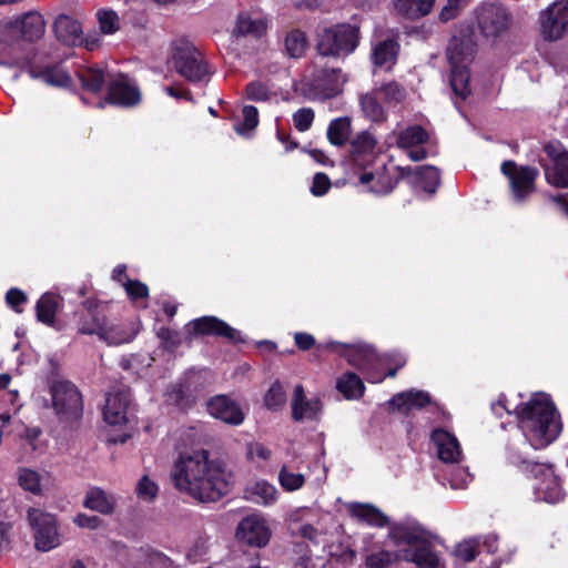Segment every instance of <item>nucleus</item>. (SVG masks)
Masks as SVG:
<instances>
[{"mask_svg":"<svg viewBox=\"0 0 568 568\" xmlns=\"http://www.w3.org/2000/svg\"><path fill=\"white\" fill-rule=\"evenodd\" d=\"M540 33L547 41H557L568 32V0H556L539 14Z\"/></svg>","mask_w":568,"mask_h":568,"instance_id":"obj_7","label":"nucleus"},{"mask_svg":"<svg viewBox=\"0 0 568 568\" xmlns=\"http://www.w3.org/2000/svg\"><path fill=\"white\" fill-rule=\"evenodd\" d=\"M172 60L178 73L190 82H201L209 75V69L201 52L189 43L176 45Z\"/></svg>","mask_w":568,"mask_h":568,"instance_id":"obj_6","label":"nucleus"},{"mask_svg":"<svg viewBox=\"0 0 568 568\" xmlns=\"http://www.w3.org/2000/svg\"><path fill=\"white\" fill-rule=\"evenodd\" d=\"M116 497L100 487L90 488L83 499V506L101 515H111L116 508Z\"/></svg>","mask_w":568,"mask_h":568,"instance_id":"obj_24","label":"nucleus"},{"mask_svg":"<svg viewBox=\"0 0 568 568\" xmlns=\"http://www.w3.org/2000/svg\"><path fill=\"white\" fill-rule=\"evenodd\" d=\"M235 536L245 545L261 548L270 541L271 531L263 517L250 515L239 523Z\"/></svg>","mask_w":568,"mask_h":568,"instance_id":"obj_14","label":"nucleus"},{"mask_svg":"<svg viewBox=\"0 0 568 568\" xmlns=\"http://www.w3.org/2000/svg\"><path fill=\"white\" fill-rule=\"evenodd\" d=\"M82 87L93 93L101 91L105 77L102 70L98 68H85L78 72Z\"/></svg>","mask_w":568,"mask_h":568,"instance_id":"obj_43","label":"nucleus"},{"mask_svg":"<svg viewBox=\"0 0 568 568\" xmlns=\"http://www.w3.org/2000/svg\"><path fill=\"white\" fill-rule=\"evenodd\" d=\"M375 136L368 131H363L351 142V158L353 162L361 166L365 164V158L372 156L376 146Z\"/></svg>","mask_w":568,"mask_h":568,"instance_id":"obj_30","label":"nucleus"},{"mask_svg":"<svg viewBox=\"0 0 568 568\" xmlns=\"http://www.w3.org/2000/svg\"><path fill=\"white\" fill-rule=\"evenodd\" d=\"M345 82L346 78L341 69H321L310 83L308 98L318 101L332 99L342 92Z\"/></svg>","mask_w":568,"mask_h":568,"instance_id":"obj_11","label":"nucleus"},{"mask_svg":"<svg viewBox=\"0 0 568 568\" xmlns=\"http://www.w3.org/2000/svg\"><path fill=\"white\" fill-rule=\"evenodd\" d=\"M55 413L65 420L77 418L82 412V398L77 387L68 381H57L51 386Z\"/></svg>","mask_w":568,"mask_h":568,"instance_id":"obj_8","label":"nucleus"},{"mask_svg":"<svg viewBox=\"0 0 568 568\" xmlns=\"http://www.w3.org/2000/svg\"><path fill=\"white\" fill-rule=\"evenodd\" d=\"M27 518L38 550L49 551L60 545L57 520L52 514L39 508H30Z\"/></svg>","mask_w":568,"mask_h":568,"instance_id":"obj_5","label":"nucleus"},{"mask_svg":"<svg viewBox=\"0 0 568 568\" xmlns=\"http://www.w3.org/2000/svg\"><path fill=\"white\" fill-rule=\"evenodd\" d=\"M501 172L509 180L514 199L524 201L535 190V181L539 175L536 168L518 166L514 161H505L501 164Z\"/></svg>","mask_w":568,"mask_h":568,"instance_id":"obj_10","label":"nucleus"},{"mask_svg":"<svg viewBox=\"0 0 568 568\" xmlns=\"http://www.w3.org/2000/svg\"><path fill=\"white\" fill-rule=\"evenodd\" d=\"M246 455L250 459L258 457L266 460L271 457V450L260 443H251L247 445Z\"/></svg>","mask_w":568,"mask_h":568,"instance_id":"obj_62","label":"nucleus"},{"mask_svg":"<svg viewBox=\"0 0 568 568\" xmlns=\"http://www.w3.org/2000/svg\"><path fill=\"white\" fill-rule=\"evenodd\" d=\"M57 307V296L50 293L43 294L36 305L38 321L45 325H52L55 320Z\"/></svg>","mask_w":568,"mask_h":568,"instance_id":"obj_42","label":"nucleus"},{"mask_svg":"<svg viewBox=\"0 0 568 568\" xmlns=\"http://www.w3.org/2000/svg\"><path fill=\"white\" fill-rule=\"evenodd\" d=\"M388 539L396 551L378 550L366 556V568H394L399 560L417 568H438L439 558L433 549L432 535L416 520L405 519L389 527Z\"/></svg>","mask_w":568,"mask_h":568,"instance_id":"obj_2","label":"nucleus"},{"mask_svg":"<svg viewBox=\"0 0 568 568\" xmlns=\"http://www.w3.org/2000/svg\"><path fill=\"white\" fill-rule=\"evenodd\" d=\"M376 91L388 103H399L406 97L405 89L402 85H399L397 82H389V83L383 84Z\"/></svg>","mask_w":568,"mask_h":568,"instance_id":"obj_48","label":"nucleus"},{"mask_svg":"<svg viewBox=\"0 0 568 568\" xmlns=\"http://www.w3.org/2000/svg\"><path fill=\"white\" fill-rule=\"evenodd\" d=\"M97 18L100 30L104 34H113L120 29V18L113 10H99Z\"/></svg>","mask_w":568,"mask_h":568,"instance_id":"obj_47","label":"nucleus"},{"mask_svg":"<svg viewBox=\"0 0 568 568\" xmlns=\"http://www.w3.org/2000/svg\"><path fill=\"white\" fill-rule=\"evenodd\" d=\"M22 39L28 42H34L42 38L45 30V22L43 17L38 12H27L18 17Z\"/></svg>","mask_w":568,"mask_h":568,"instance_id":"obj_29","label":"nucleus"},{"mask_svg":"<svg viewBox=\"0 0 568 568\" xmlns=\"http://www.w3.org/2000/svg\"><path fill=\"white\" fill-rule=\"evenodd\" d=\"M278 479L282 487L287 491H294L300 489L305 481V478L302 474H295L288 471V469L284 466L280 470Z\"/></svg>","mask_w":568,"mask_h":568,"instance_id":"obj_49","label":"nucleus"},{"mask_svg":"<svg viewBox=\"0 0 568 568\" xmlns=\"http://www.w3.org/2000/svg\"><path fill=\"white\" fill-rule=\"evenodd\" d=\"M207 412L216 419L230 425H241L244 420V413L235 402L225 395L212 397L207 404Z\"/></svg>","mask_w":568,"mask_h":568,"instance_id":"obj_19","label":"nucleus"},{"mask_svg":"<svg viewBox=\"0 0 568 568\" xmlns=\"http://www.w3.org/2000/svg\"><path fill=\"white\" fill-rule=\"evenodd\" d=\"M322 409L320 398L314 397L311 399L305 398L304 388L302 385H296L292 398V417L295 422L303 419H314L317 417Z\"/></svg>","mask_w":568,"mask_h":568,"instance_id":"obj_22","label":"nucleus"},{"mask_svg":"<svg viewBox=\"0 0 568 568\" xmlns=\"http://www.w3.org/2000/svg\"><path fill=\"white\" fill-rule=\"evenodd\" d=\"M124 290L131 300L148 297L149 288L145 284L136 280H126L123 284Z\"/></svg>","mask_w":568,"mask_h":568,"instance_id":"obj_56","label":"nucleus"},{"mask_svg":"<svg viewBox=\"0 0 568 568\" xmlns=\"http://www.w3.org/2000/svg\"><path fill=\"white\" fill-rule=\"evenodd\" d=\"M106 101L124 106L134 105L140 101V91L129 77L118 74L109 84Z\"/></svg>","mask_w":568,"mask_h":568,"instance_id":"obj_18","label":"nucleus"},{"mask_svg":"<svg viewBox=\"0 0 568 568\" xmlns=\"http://www.w3.org/2000/svg\"><path fill=\"white\" fill-rule=\"evenodd\" d=\"M53 28L57 39L67 45H75L81 40L80 22L67 14H60L55 19Z\"/></svg>","mask_w":568,"mask_h":568,"instance_id":"obj_27","label":"nucleus"},{"mask_svg":"<svg viewBox=\"0 0 568 568\" xmlns=\"http://www.w3.org/2000/svg\"><path fill=\"white\" fill-rule=\"evenodd\" d=\"M159 487L148 476H143L136 485L135 493L144 501L153 500L158 495Z\"/></svg>","mask_w":568,"mask_h":568,"instance_id":"obj_54","label":"nucleus"},{"mask_svg":"<svg viewBox=\"0 0 568 568\" xmlns=\"http://www.w3.org/2000/svg\"><path fill=\"white\" fill-rule=\"evenodd\" d=\"M266 30V24L262 19H252L246 13H241L237 17L234 34L236 36H253L261 37Z\"/></svg>","mask_w":568,"mask_h":568,"instance_id":"obj_41","label":"nucleus"},{"mask_svg":"<svg viewBox=\"0 0 568 568\" xmlns=\"http://www.w3.org/2000/svg\"><path fill=\"white\" fill-rule=\"evenodd\" d=\"M519 427L534 448L552 443L561 432L556 407L545 394H537L516 407Z\"/></svg>","mask_w":568,"mask_h":568,"instance_id":"obj_3","label":"nucleus"},{"mask_svg":"<svg viewBox=\"0 0 568 568\" xmlns=\"http://www.w3.org/2000/svg\"><path fill=\"white\" fill-rule=\"evenodd\" d=\"M243 122L234 128L239 134H244L245 132L255 129L258 124V112L255 106L245 105L243 108Z\"/></svg>","mask_w":568,"mask_h":568,"instance_id":"obj_50","label":"nucleus"},{"mask_svg":"<svg viewBox=\"0 0 568 568\" xmlns=\"http://www.w3.org/2000/svg\"><path fill=\"white\" fill-rule=\"evenodd\" d=\"M477 22L486 37H496L506 31L511 23V13L500 3H483L476 9Z\"/></svg>","mask_w":568,"mask_h":568,"instance_id":"obj_9","label":"nucleus"},{"mask_svg":"<svg viewBox=\"0 0 568 568\" xmlns=\"http://www.w3.org/2000/svg\"><path fill=\"white\" fill-rule=\"evenodd\" d=\"M337 390L346 399H356L363 396L365 386L363 381L355 373L342 375L336 383Z\"/></svg>","mask_w":568,"mask_h":568,"instance_id":"obj_37","label":"nucleus"},{"mask_svg":"<svg viewBox=\"0 0 568 568\" xmlns=\"http://www.w3.org/2000/svg\"><path fill=\"white\" fill-rule=\"evenodd\" d=\"M352 517L369 526L383 528L389 526V518L371 504H352L348 507Z\"/></svg>","mask_w":568,"mask_h":568,"instance_id":"obj_28","label":"nucleus"},{"mask_svg":"<svg viewBox=\"0 0 568 568\" xmlns=\"http://www.w3.org/2000/svg\"><path fill=\"white\" fill-rule=\"evenodd\" d=\"M294 341L295 345L302 351H307L315 345L314 336L308 333H296Z\"/></svg>","mask_w":568,"mask_h":568,"instance_id":"obj_64","label":"nucleus"},{"mask_svg":"<svg viewBox=\"0 0 568 568\" xmlns=\"http://www.w3.org/2000/svg\"><path fill=\"white\" fill-rule=\"evenodd\" d=\"M446 54L450 67H467L473 59L474 43L469 38L454 37L448 43Z\"/></svg>","mask_w":568,"mask_h":568,"instance_id":"obj_26","label":"nucleus"},{"mask_svg":"<svg viewBox=\"0 0 568 568\" xmlns=\"http://www.w3.org/2000/svg\"><path fill=\"white\" fill-rule=\"evenodd\" d=\"M428 141V133L420 125L408 126L397 134L396 144L400 149H412Z\"/></svg>","mask_w":568,"mask_h":568,"instance_id":"obj_39","label":"nucleus"},{"mask_svg":"<svg viewBox=\"0 0 568 568\" xmlns=\"http://www.w3.org/2000/svg\"><path fill=\"white\" fill-rule=\"evenodd\" d=\"M19 485L27 491L34 495L41 494V475L30 468H20L18 470Z\"/></svg>","mask_w":568,"mask_h":568,"instance_id":"obj_46","label":"nucleus"},{"mask_svg":"<svg viewBox=\"0 0 568 568\" xmlns=\"http://www.w3.org/2000/svg\"><path fill=\"white\" fill-rule=\"evenodd\" d=\"M19 26L18 19L16 18L4 22L0 27V43L9 48L10 51L8 53L13 54L14 50H20L21 48L20 40L23 39Z\"/></svg>","mask_w":568,"mask_h":568,"instance_id":"obj_40","label":"nucleus"},{"mask_svg":"<svg viewBox=\"0 0 568 568\" xmlns=\"http://www.w3.org/2000/svg\"><path fill=\"white\" fill-rule=\"evenodd\" d=\"M361 110L364 116L373 122H384L387 114L378 101L377 91L362 94L359 97Z\"/></svg>","mask_w":568,"mask_h":568,"instance_id":"obj_36","label":"nucleus"},{"mask_svg":"<svg viewBox=\"0 0 568 568\" xmlns=\"http://www.w3.org/2000/svg\"><path fill=\"white\" fill-rule=\"evenodd\" d=\"M171 477L179 491L202 503L221 499L235 480L226 464L210 459V453L205 449L180 456L172 467Z\"/></svg>","mask_w":568,"mask_h":568,"instance_id":"obj_1","label":"nucleus"},{"mask_svg":"<svg viewBox=\"0 0 568 568\" xmlns=\"http://www.w3.org/2000/svg\"><path fill=\"white\" fill-rule=\"evenodd\" d=\"M545 152L551 161L550 165H544L546 181L556 187H568V150L558 142H549Z\"/></svg>","mask_w":568,"mask_h":568,"instance_id":"obj_12","label":"nucleus"},{"mask_svg":"<svg viewBox=\"0 0 568 568\" xmlns=\"http://www.w3.org/2000/svg\"><path fill=\"white\" fill-rule=\"evenodd\" d=\"M478 546L479 544L476 539L465 540L457 546L455 555L460 560L469 562L476 558Z\"/></svg>","mask_w":568,"mask_h":568,"instance_id":"obj_55","label":"nucleus"},{"mask_svg":"<svg viewBox=\"0 0 568 568\" xmlns=\"http://www.w3.org/2000/svg\"><path fill=\"white\" fill-rule=\"evenodd\" d=\"M74 523L81 528L97 529L100 527L102 520L98 516H90L85 514H79L74 518Z\"/></svg>","mask_w":568,"mask_h":568,"instance_id":"obj_63","label":"nucleus"},{"mask_svg":"<svg viewBox=\"0 0 568 568\" xmlns=\"http://www.w3.org/2000/svg\"><path fill=\"white\" fill-rule=\"evenodd\" d=\"M186 328L193 335L219 336L233 343H244L241 333L215 316H202L191 321Z\"/></svg>","mask_w":568,"mask_h":568,"instance_id":"obj_13","label":"nucleus"},{"mask_svg":"<svg viewBox=\"0 0 568 568\" xmlns=\"http://www.w3.org/2000/svg\"><path fill=\"white\" fill-rule=\"evenodd\" d=\"M324 347L332 352H338V347L345 348L346 352L343 353V355L346 357L347 362L359 369H363L365 365L374 358V348L368 345H346L329 342Z\"/></svg>","mask_w":568,"mask_h":568,"instance_id":"obj_25","label":"nucleus"},{"mask_svg":"<svg viewBox=\"0 0 568 568\" xmlns=\"http://www.w3.org/2000/svg\"><path fill=\"white\" fill-rule=\"evenodd\" d=\"M398 48V43L393 39L381 41L373 50V63L378 67L387 65L390 68L396 62Z\"/></svg>","mask_w":568,"mask_h":568,"instance_id":"obj_32","label":"nucleus"},{"mask_svg":"<svg viewBox=\"0 0 568 568\" xmlns=\"http://www.w3.org/2000/svg\"><path fill=\"white\" fill-rule=\"evenodd\" d=\"M21 59H26L27 63L19 68L26 69L32 79L42 80L47 84L53 87H68L71 83L70 75L60 67H45L40 69L33 64L29 57L22 55Z\"/></svg>","mask_w":568,"mask_h":568,"instance_id":"obj_21","label":"nucleus"},{"mask_svg":"<svg viewBox=\"0 0 568 568\" xmlns=\"http://www.w3.org/2000/svg\"><path fill=\"white\" fill-rule=\"evenodd\" d=\"M143 568H175L172 560L161 552L151 554Z\"/></svg>","mask_w":568,"mask_h":568,"instance_id":"obj_60","label":"nucleus"},{"mask_svg":"<svg viewBox=\"0 0 568 568\" xmlns=\"http://www.w3.org/2000/svg\"><path fill=\"white\" fill-rule=\"evenodd\" d=\"M315 119V113L312 108L298 109L293 114V124L300 132H305L311 129Z\"/></svg>","mask_w":568,"mask_h":568,"instance_id":"obj_53","label":"nucleus"},{"mask_svg":"<svg viewBox=\"0 0 568 568\" xmlns=\"http://www.w3.org/2000/svg\"><path fill=\"white\" fill-rule=\"evenodd\" d=\"M470 0H447V3L439 12L442 22L450 21L458 17L460 11L469 4Z\"/></svg>","mask_w":568,"mask_h":568,"instance_id":"obj_51","label":"nucleus"},{"mask_svg":"<svg viewBox=\"0 0 568 568\" xmlns=\"http://www.w3.org/2000/svg\"><path fill=\"white\" fill-rule=\"evenodd\" d=\"M131 403L129 388L121 387L110 392L103 409L104 420L110 425H122L128 420V408Z\"/></svg>","mask_w":568,"mask_h":568,"instance_id":"obj_16","label":"nucleus"},{"mask_svg":"<svg viewBox=\"0 0 568 568\" xmlns=\"http://www.w3.org/2000/svg\"><path fill=\"white\" fill-rule=\"evenodd\" d=\"M435 0H396V10L410 19L428 14Z\"/></svg>","mask_w":568,"mask_h":568,"instance_id":"obj_38","label":"nucleus"},{"mask_svg":"<svg viewBox=\"0 0 568 568\" xmlns=\"http://www.w3.org/2000/svg\"><path fill=\"white\" fill-rule=\"evenodd\" d=\"M352 133V123L348 116H341L329 122L327 139L336 146L345 145Z\"/></svg>","mask_w":568,"mask_h":568,"instance_id":"obj_34","label":"nucleus"},{"mask_svg":"<svg viewBox=\"0 0 568 568\" xmlns=\"http://www.w3.org/2000/svg\"><path fill=\"white\" fill-rule=\"evenodd\" d=\"M532 471L536 475H542L544 478L537 486L538 497L549 504H556L564 499V490L560 486L558 477L552 471L551 467L546 464H534Z\"/></svg>","mask_w":568,"mask_h":568,"instance_id":"obj_17","label":"nucleus"},{"mask_svg":"<svg viewBox=\"0 0 568 568\" xmlns=\"http://www.w3.org/2000/svg\"><path fill=\"white\" fill-rule=\"evenodd\" d=\"M331 187V181L325 173H316L313 178L311 192L315 196L324 195Z\"/></svg>","mask_w":568,"mask_h":568,"instance_id":"obj_59","label":"nucleus"},{"mask_svg":"<svg viewBox=\"0 0 568 568\" xmlns=\"http://www.w3.org/2000/svg\"><path fill=\"white\" fill-rule=\"evenodd\" d=\"M100 302L88 298L81 303V308L74 313L77 332L81 335H99L106 316L98 311Z\"/></svg>","mask_w":568,"mask_h":568,"instance_id":"obj_15","label":"nucleus"},{"mask_svg":"<svg viewBox=\"0 0 568 568\" xmlns=\"http://www.w3.org/2000/svg\"><path fill=\"white\" fill-rule=\"evenodd\" d=\"M397 181L386 178L382 174H376V180L372 182L369 191L375 194H388L395 187Z\"/></svg>","mask_w":568,"mask_h":568,"instance_id":"obj_57","label":"nucleus"},{"mask_svg":"<svg viewBox=\"0 0 568 568\" xmlns=\"http://www.w3.org/2000/svg\"><path fill=\"white\" fill-rule=\"evenodd\" d=\"M357 42V28L351 24H337L323 30L316 47L323 57H341L353 52Z\"/></svg>","mask_w":568,"mask_h":568,"instance_id":"obj_4","label":"nucleus"},{"mask_svg":"<svg viewBox=\"0 0 568 568\" xmlns=\"http://www.w3.org/2000/svg\"><path fill=\"white\" fill-rule=\"evenodd\" d=\"M430 403V396L424 390L409 389L394 395L388 400V406L398 412L409 413L413 409H422Z\"/></svg>","mask_w":568,"mask_h":568,"instance_id":"obj_23","label":"nucleus"},{"mask_svg":"<svg viewBox=\"0 0 568 568\" xmlns=\"http://www.w3.org/2000/svg\"><path fill=\"white\" fill-rule=\"evenodd\" d=\"M415 173L419 179L423 189L429 193H435L440 183L438 169L430 165H424L416 169Z\"/></svg>","mask_w":568,"mask_h":568,"instance_id":"obj_45","label":"nucleus"},{"mask_svg":"<svg viewBox=\"0 0 568 568\" xmlns=\"http://www.w3.org/2000/svg\"><path fill=\"white\" fill-rule=\"evenodd\" d=\"M430 439L442 462L455 464L462 459L463 454L458 439L449 432L436 428L432 432Z\"/></svg>","mask_w":568,"mask_h":568,"instance_id":"obj_20","label":"nucleus"},{"mask_svg":"<svg viewBox=\"0 0 568 568\" xmlns=\"http://www.w3.org/2000/svg\"><path fill=\"white\" fill-rule=\"evenodd\" d=\"M134 336L135 334L129 332L122 324L112 323L108 317L105 318L104 325H102V329L98 335L100 341L110 346L129 343L134 338Z\"/></svg>","mask_w":568,"mask_h":568,"instance_id":"obj_31","label":"nucleus"},{"mask_svg":"<svg viewBox=\"0 0 568 568\" xmlns=\"http://www.w3.org/2000/svg\"><path fill=\"white\" fill-rule=\"evenodd\" d=\"M276 496V488L265 480L256 481L245 490L246 499L261 505L273 504Z\"/></svg>","mask_w":568,"mask_h":568,"instance_id":"obj_35","label":"nucleus"},{"mask_svg":"<svg viewBox=\"0 0 568 568\" xmlns=\"http://www.w3.org/2000/svg\"><path fill=\"white\" fill-rule=\"evenodd\" d=\"M246 95L253 101H265L268 99V89L261 82H251L246 87Z\"/></svg>","mask_w":568,"mask_h":568,"instance_id":"obj_58","label":"nucleus"},{"mask_svg":"<svg viewBox=\"0 0 568 568\" xmlns=\"http://www.w3.org/2000/svg\"><path fill=\"white\" fill-rule=\"evenodd\" d=\"M469 79L467 67H450L449 84L454 95L459 100H465L470 94Z\"/></svg>","mask_w":568,"mask_h":568,"instance_id":"obj_33","label":"nucleus"},{"mask_svg":"<svg viewBox=\"0 0 568 568\" xmlns=\"http://www.w3.org/2000/svg\"><path fill=\"white\" fill-rule=\"evenodd\" d=\"M307 47L305 33L301 30H291L285 38V50L291 58H300Z\"/></svg>","mask_w":568,"mask_h":568,"instance_id":"obj_44","label":"nucleus"},{"mask_svg":"<svg viewBox=\"0 0 568 568\" xmlns=\"http://www.w3.org/2000/svg\"><path fill=\"white\" fill-rule=\"evenodd\" d=\"M285 392L280 383H274L264 396L265 405L270 409L281 407L285 403Z\"/></svg>","mask_w":568,"mask_h":568,"instance_id":"obj_52","label":"nucleus"},{"mask_svg":"<svg viewBox=\"0 0 568 568\" xmlns=\"http://www.w3.org/2000/svg\"><path fill=\"white\" fill-rule=\"evenodd\" d=\"M6 302L16 312L20 313L21 310H19L18 306L27 302V296L19 288H10L6 294Z\"/></svg>","mask_w":568,"mask_h":568,"instance_id":"obj_61","label":"nucleus"}]
</instances>
